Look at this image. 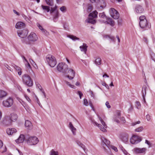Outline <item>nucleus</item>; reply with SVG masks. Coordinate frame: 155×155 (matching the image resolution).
I'll return each instance as SVG.
<instances>
[{
  "label": "nucleus",
  "instance_id": "nucleus-27",
  "mask_svg": "<svg viewBox=\"0 0 155 155\" xmlns=\"http://www.w3.org/2000/svg\"><path fill=\"white\" fill-rule=\"evenodd\" d=\"M93 18L91 17L88 18V20L87 21V22L89 23H91L92 24H94L96 23V21L95 19H93Z\"/></svg>",
  "mask_w": 155,
  "mask_h": 155
},
{
  "label": "nucleus",
  "instance_id": "nucleus-38",
  "mask_svg": "<svg viewBox=\"0 0 155 155\" xmlns=\"http://www.w3.org/2000/svg\"><path fill=\"white\" fill-rule=\"evenodd\" d=\"M150 54L151 59L155 61V54L152 52H150Z\"/></svg>",
  "mask_w": 155,
  "mask_h": 155
},
{
  "label": "nucleus",
  "instance_id": "nucleus-36",
  "mask_svg": "<svg viewBox=\"0 0 155 155\" xmlns=\"http://www.w3.org/2000/svg\"><path fill=\"white\" fill-rule=\"evenodd\" d=\"M143 128L142 126H140L135 130V132H140L143 130Z\"/></svg>",
  "mask_w": 155,
  "mask_h": 155
},
{
  "label": "nucleus",
  "instance_id": "nucleus-3",
  "mask_svg": "<svg viewBox=\"0 0 155 155\" xmlns=\"http://www.w3.org/2000/svg\"><path fill=\"white\" fill-rule=\"evenodd\" d=\"M46 59L49 65L51 67H54L56 64L57 61L54 56L50 54H48L46 56Z\"/></svg>",
  "mask_w": 155,
  "mask_h": 155
},
{
  "label": "nucleus",
  "instance_id": "nucleus-56",
  "mask_svg": "<svg viewBox=\"0 0 155 155\" xmlns=\"http://www.w3.org/2000/svg\"><path fill=\"white\" fill-rule=\"evenodd\" d=\"M42 30V32L44 33L45 35H48V32H47L45 29L43 28Z\"/></svg>",
  "mask_w": 155,
  "mask_h": 155
},
{
  "label": "nucleus",
  "instance_id": "nucleus-22",
  "mask_svg": "<svg viewBox=\"0 0 155 155\" xmlns=\"http://www.w3.org/2000/svg\"><path fill=\"white\" fill-rule=\"evenodd\" d=\"M98 12H97V10H94L89 13L88 16L89 17H91L92 18H97V17Z\"/></svg>",
  "mask_w": 155,
  "mask_h": 155
},
{
  "label": "nucleus",
  "instance_id": "nucleus-23",
  "mask_svg": "<svg viewBox=\"0 0 155 155\" xmlns=\"http://www.w3.org/2000/svg\"><path fill=\"white\" fill-rule=\"evenodd\" d=\"M88 46L85 43H83V45L81 46L80 47V48L81 51H84L85 54H86L87 50V48Z\"/></svg>",
  "mask_w": 155,
  "mask_h": 155
},
{
  "label": "nucleus",
  "instance_id": "nucleus-58",
  "mask_svg": "<svg viewBox=\"0 0 155 155\" xmlns=\"http://www.w3.org/2000/svg\"><path fill=\"white\" fill-rule=\"evenodd\" d=\"M25 98L26 99V100L29 102H31V100H30V98L28 97V96L27 95H25Z\"/></svg>",
  "mask_w": 155,
  "mask_h": 155
},
{
  "label": "nucleus",
  "instance_id": "nucleus-30",
  "mask_svg": "<svg viewBox=\"0 0 155 155\" xmlns=\"http://www.w3.org/2000/svg\"><path fill=\"white\" fill-rule=\"evenodd\" d=\"M47 4L50 6H53V0H45Z\"/></svg>",
  "mask_w": 155,
  "mask_h": 155
},
{
  "label": "nucleus",
  "instance_id": "nucleus-39",
  "mask_svg": "<svg viewBox=\"0 0 155 155\" xmlns=\"http://www.w3.org/2000/svg\"><path fill=\"white\" fill-rule=\"evenodd\" d=\"M117 20V23L118 25L119 26H121L123 24V20L121 18L118 19Z\"/></svg>",
  "mask_w": 155,
  "mask_h": 155
},
{
  "label": "nucleus",
  "instance_id": "nucleus-55",
  "mask_svg": "<svg viewBox=\"0 0 155 155\" xmlns=\"http://www.w3.org/2000/svg\"><path fill=\"white\" fill-rule=\"evenodd\" d=\"M11 129V135L14 133H15L17 132L16 130L14 128H12Z\"/></svg>",
  "mask_w": 155,
  "mask_h": 155
},
{
  "label": "nucleus",
  "instance_id": "nucleus-43",
  "mask_svg": "<svg viewBox=\"0 0 155 155\" xmlns=\"http://www.w3.org/2000/svg\"><path fill=\"white\" fill-rule=\"evenodd\" d=\"M135 9L136 10H139L141 9H143V8L141 5H137L136 6Z\"/></svg>",
  "mask_w": 155,
  "mask_h": 155
},
{
  "label": "nucleus",
  "instance_id": "nucleus-5",
  "mask_svg": "<svg viewBox=\"0 0 155 155\" xmlns=\"http://www.w3.org/2000/svg\"><path fill=\"white\" fill-rule=\"evenodd\" d=\"M57 68L59 71L65 73H67L69 69L68 65L64 63H59L57 66Z\"/></svg>",
  "mask_w": 155,
  "mask_h": 155
},
{
  "label": "nucleus",
  "instance_id": "nucleus-54",
  "mask_svg": "<svg viewBox=\"0 0 155 155\" xmlns=\"http://www.w3.org/2000/svg\"><path fill=\"white\" fill-rule=\"evenodd\" d=\"M27 63L25 64V65L26 67L28 69H31V67L30 65V64H29V63L28 62H26Z\"/></svg>",
  "mask_w": 155,
  "mask_h": 155
},
{
  "label": "nucleus",
  "instance_id": "nucleus-26",
  "mask_svg": "<svg viewBox=\"0 0 155 155\" xmlns=\"http://www.w3.org/2000/svg\"><path fill=\"white\" fill-rule=\"evenodd\" d=\"M147 88V87L146 86H145L144 87H143V88H142V91L143 97V98L144 101L145 103H146V101H145V96L146 95V89Z\"/></svg>",
  "mask_w": 155,
  "mask_h": 155
},
{
  "label": "nucleus",
  "instance_id": "nucleus-45",
  "mask_svg": "<svg viewBox=\"0 0 155 155\" xmlns=\"http://www.w3.org/2000/svg\"><path fill=\"white\" fill-rule=\"evenodd\" d=\"M77 94L79 95L80 98L81 99L82 96H83V94L82 92L80 91H78L77 92Z\"/></svg>",
  "mask_w": 155,
  "mask_h": 155
},
{
  "label": "nucleus",
  "instance_id": "nucleus-29",
  "mask_svg": "<svg viewBox=\"0 0 155 155\" xmlns=\"http://www.w3.org/2000/svg\"><path fill=\"white\" fill-rule=\"evenodd\" d=\"M77 143L79 146H80L84 150V152H86V148L85 145H84L83 143H81L79 141H77Z\"/></svg>",
  "mask_w": 155,
  "mask_h": 155
},
{
  "label": "nucleus",
  "instance_id": "nucleus-42",
  "mask_svg": "<svg viewBox=\"0 0 155 155\" xmlns=\"http://www.w3.org/2000/svg\"><path fill=\"white\" fill-rule=\"evenodd\" d=\"M13 67L17 71H21V68L18 66H17L16 65L14 64L13 65Z\"/></svg>",
  "mask_w": 155,
  "mask_h": 155
},
{
  "label": "nucleus",
  "instance_id": "nucleus-10",
  "mask_svg": "<svg viewBox=\"0 0 155 155\" xmlns=\"http://www.w3.org/2000/svg\"><path fill=\"white\" fill-rule=\"evenodd\" d=\"M28 31V30L27 29H23L22 30H18L17 33L19 37L24 38L27 36Z\"/></svg>",
  "mask_w": 155,
  "mask_h": 155
},
{
  "label": "nucleus",
  "instance_id": "nucleus-63",
  "mask_svg": "<svg viewBox=\"0 0 155 155\" xmlns=\"http://www.w3.org/2000/svg\"><path fill=\"white\" fill-rule=\"evenodd\" d=\"M146 118L148 121H149L150 120V116L149 114H147L146 116Z\"/></svg>",
  "mask_w": 155,
  "mask_h": 155
},
{
  "label": "nucleus",
  "instance_id": "nucleus-64",
  "mask_svg": "<svg viewBox=\"0 0 155 155\" xmlns=\"http://www.w3.org/2000/svg\"><path fill=\"white\" fill-rule=\"evenodd\" d=\"M101 122L103 126L105 127H107V126L106 125V124L105 122L103 120L101 121Z\"/></svg>",
  "mask_w": 155,
  "mask_h": 155
},
{
  "label": "nucleus",
  "instance_id": "nucleus-61",
  "mask_svg": "<svg viewBox=\"0 0 155 155\" xmlns=\"http://www.w3.org/2000/svg\"><path fill=\"white\" fill-rule=\"evenodd\" d=\"M102 84L103 85L105 86L107 89H109V87L107 84L105 82H104L102 83Z\"/></svg>",
  "mask_w": 155,
  "mask_h": 155
},
{
  "label": "nucleus",
  "instance_id": "nucleus-28",
  "mask_svg": "<svg viewBox=\"0 0 155 155\" xmlns=\"http://www.w3.org/2000/svg\"><path fill=\"white\" fill-rule=\"evenodd\" d=\"M94 63L97 65H100L101 64V60L100 58H97L94 61Z\"/></svg>",
  "mask_w": 155,
  "mask_h": 155
},
{
  "label": "nucleus",
  "instance_id": "nucleus-35",
  "mask_svg": "<svg viewBox=\"0 0 155 155\" xmlns=\"http://www.w3.org/2000/svg\"><path fill=\"white\" fill-rule=\"evenodd\" d=\"M84 7H86L87 10H92L93 8L92 5L91 4H85Z\"/></svg>",
  "mask_w": 155,
  "mask_h": 155
},
{
  "label": "nucleus",
  "instance_id": "nucleus-32",
  "mask_svg": "<svg viewBox=\"0 0 155 155\" xmlns=\"http://www.w3.org/2000/svg\"><path fill=\"white\" fill-rule=\"evenodd\" d=\"M61 23L63 25V27L64 29L66 30H68V25L67 24L66 22L64 21H62Z\"/></svg>",
  "mask_w": 155,
  "mask_h": 155
},
{
  "label": "nucleus",
  "instance_id": "nucleus-24",
  "mask_svg": "<svg viewBox=\"0 0 155 155\" xmlns=\"http://www.w3.org/2000/svg\"><path fill=\"white\" fill-rule=\"evenodd\" d=\"M69 127L71 130L72 132L74 135H76V129L73 126L72 123L70 122L69 124Z\"/></svg>",
  "mask_w": 155,
  "mask_h": 155
},
{
  "label": "nucleus",
  "instance_id": "nucleus-14",
  "mask_svg": "<svg viewBox=\"0 0 155 155\" xmlns=\"http://www.w3.org/2000/svg\"><path fill=\"white\" fill-rule=\"evenodd\" d=\"M111 16L114 19H117L120 17V14L117 10H110Z\"/></svg>",
  "mask_w": 155,
  "mask_h": 155
},
{
  "label": "nucleus",
  "instance_id": "nucleus-59",
  "mask_svg": "<svg viewBox=\"0 0 155 155\" xmlns=\"http://www.w3.org/2000/svg\"><path fill=\"white\" fill-rule=\"evenodd\" d=\"M105 104L107 108H109L111 107V106L109 104V103L108 101H107L106 102Z\"/></svg>",
  "mask_w": 155,
  "mask_h": 155
},
{
  "label": "nucleus",
  "instance_id": "nucleus-52",
  "mask_svg": "<svg viewBox=\"0 0 155 155\" xmlns=\"http://www.w3.org/2000/svg\"><path fill=\"white\" fill-rule=\"evenodd\" d=\"M145 143L147 144L149 146V147L152 146V144L150 143L149 141L147 140H145Z\"/></svg>",
  "mask_w": 155,
  "mask_h": 155
},
{
  "label": "nucleus",
  "instance_id": "nucleus-2",
  "mask_svg": "<svg viewBox=\"0 0 155 155\" xmlns=\"http://www.w3.org/2000/svg\"><path fill=\"white\" fill-rule=\"evenodd\" d=\"M90 2L97 5L98 8L104 9L106 6V3L103 0H89Z\"/></svg>",
  "mask_w": 155,
  "mask_h": 155
},
{
  "label": "nucleus",
  "instance_id": "nucleus-31",
  "mask_svg": "<svg viewBox=\"0 0 155 155\" xmlns=\"http://www.w3.org/2000/svg\"><path fill=\"white\" fill-rule=\"evenodd\" d=\"M68 37L74 41H75L76 40H80V38H78L74 35H70L68 36Z\"/></svg>",
  "mask_w": 155,
  "mask_h": 155
},
{
  "label": "nucleus",
  "instance_id": "nucleus-34",
  "mask_svg": "<svg viewBox=\"0 0 155 155\" xmlns=\"http://www.w3.org/2000/svg\"><path fill=\"white\" fill-rule=\"evenodd\" d=\"M30 61L31 64L36 69H37L38 68V67L37 65L35 63V62L33 61L32 59H30Z\"/></svg>",
  "mask_w": 155,
  "mask_h": 155
},
{
  "label": "nucleus",
  "instance_id": "nucleus-41",
  "mask_svg": "<svg viewBox=\"0 0 155 155\" xmlns=\"http://www.w3.org/2000/svg\"><path fill=\"white\" fill-rule=\"evenodd\" d=\"M41 7L43 10H50L49 6L42 5Z\"/></svg>",
  "mask_w": 155,
  "mask_h": 155
},
{
  "label": "nucleus",
  "instance_id": "nucleus-62",
  "mask_svg": "<svg viewBox=\"0 0 155 155\" xmlns=\"http://www.w3.org/2000/svg\"><path fill=\"white\" fill-rule=\"evenodd\" d=\"M110 147H111L112 149L113 150H114L115 151H116V152L118 150H117V148L116 147H115V146H111Z\"/></svg>",
  "mask_w": 155,
  "mask_h": 155
},
{
  "label": "nucleus",
  "instance_id": "nucleus-12",
  "mask_svg": "<svg viewBox=\"0 0 155 155\" xmlns=\"http://www.w3.org/2000/svg\"><path fill=\"white\" fill-rule=\"evenodd\" d=\"M3 105L6 107H9L12 106L13 104L12 99L10 97L6 100H4L2 102Z\"/></svg>",
  "mask_w": 155,
  "mask_h": 155
},
{
  "label": "nucleus",
  "instance_id": "nucleus-60",
  "mask_svg": "<svg viewBox=\"0 0 155 155\" xmlns=\"http://www.w3.org/2000/svg\"><path fill=\"white\" fill-rule=\"evenodd\" d=\"M113 120L114 121L116 122L118 124L120 123V121L118 120L117 119L116 117H114Z\"/></svg>",
  "mask_w": 155,
  "mask_h": 155
},
{
  "label": "nucleus",
  "instance_id": "nucleus-4",
  "mask_svg": "<svg viewBox=\"0 0 155 155\" xmlns=\"http://www.w3.org/2000/svg\"><path fill=\"white\" fill-rule=\"evenodd\" d=\"M140 28L143 30H147L151 27V24L147 20L141 21L139 23Z\"/></svg>",
  "mask_w": 155,
  "mask_h": 155
},
{
  "label": "nucleus",
  "instance_id": "nucleus-48",
  "mask_svg": "<svg viewBox=\"0 0 155 155\" xmlns=\"http://www.w3.org/2000/svg\"><path fill=\"white\" fill-rule=\"evenodd\" d=\"M89 104L90 106V107H91L92 110L94 111H95V109L94 108V107L93 105V104H92L91 102L90 101H89Z\"/></svg>",
  "mask_w": 155,
  "mask_h": 155
},
{
  "label": "nucleus",
  "instance_id": "nucleus-18",
  "mask_svg": "<svg viewBox=\"0 0 155 155\" xmlns=\"http://www.w3.org/2000/svg\"><path fill=\"white\" fill-rule=\"evenodd\" d=\"M128 134L127 133H124L120 135V139L123 142L126 143L128 142Z\"/></svg>",
  "mask_w": 155,
  "mask_h": 155
},
{
  "label": "nucleus",
  "instance_id": "nucleus-1",
  "mask_svg": "<svg viewBox=\"0 0 155 155\" xmlns=\"http://www.w3.org/2000/svg\"><path fill=\"white\" fill-rule=\"evenodd\" d=\"M22 82L24 84L28 87H31L33 85L32 79L28 74H24L22 77Z\"/></svg>",
  "mask_w": 155,
  "mask_h": 155
},
{
  "label": "nucleus",
  "instance_id": "nucleus-49",
  "mask_svg": "<svg viewBox=\"0 0 155 155\" xmlns=\"http://www.w3.org/2000/svg\"><path fill=\"white\" fill-rule=\"evenodd\" d=\"M107 37L109 38L111 40L113 41H115V38L114 36H110L108 35H107Z\"/></svg>",
  "mask_w": 155,
  "mask_h": 155
},
{
  "label": "nucleus",
  "instance_id": "nucleus-37",
  "mask_svg": "<svg viewBox=\"0 0 155 155\" xmlns=\"http://www.w3.org/2000/svg\"><path fill=\"white\" fill-rule=\"evenodd\" d=\"M50 155H58V152L53 149L51 151Z\"/></svg>",
  "mask_w": 155,
  "mask_h": 155
},
{
  "label": "nucleus",
  "instance_id": "nucleus-17",
  "mask_svg": "<svg viewBox=\"0 0 155 155\" xmlns=\"http://www.w3.org/2000/svg\"><path fill=\"white\" fill-rule=\"evenodd\" d=\"M28 38L30 41H37L38 37L35 33L32 32L28 36Z\"/></svg>",
  "mask_w": 155,
  "mask_h": 155
},
{
  "label": "nucleus",
  "instance_id": "nucleus-19",
  "mask_svg": "<svg viewBox=\"0 0 155 155\" xmlns=\"http://www.w3.org/2000/svg\"><path fill=\"white\" fill-rule=\"evenodd\" d=\"M106 20L107 21H105L104 22L105 23L109 24L112 27L115 25V22L111 18L108 17L106 19Z\"/></svg>",
  "mask_w": 155,
  "mask_h": 155
},
{
  "label": "nucleus",
  "instance_id": "nucleus-13",
  "mask_svg": "<svg viewBox=\"0 0 155 155\" xmlns=\"http://www.w3.org/2000/svg\"><path fill=\"white\" fill-rule=\"evenodd\" d=\"M67 74H69L66 76V77L70 80H72L73 79L75 75V72L74 70L71 69H69Z\"/></svg>",
  "mask_w": 155,
  "mask_h": 155
},
{
  "label": "nucleus",
  "instance_id": "nucleus-57",
  "mask_svg": "<svg viewBox=\"0 0 155 155\" xmlns=\"http://www.w3.org/2000/svg\"><path fill=\"white\" fill-rule=\"evenodd\" d=\"M37 25L39 29H40L41 31H42V30L43 28H42V26L40 25V24L38 23H37Z\"/></svg>",
  "mask_w": 155,
  "mask_h": 155
},
{
  "label": "nucleus",
  "instance_id": "nucleus-44",
  "mask_svg": "<svg viewBox=\"0 0 155 155\" xmlns=\"http://www.w3.org/2000/svg\"><path fill=\"white\" fill-rule=\"evenodd\" d=\"M136 107L137 108L139 109L140 107V102L138 101H136Z\"/></svg>",
  "mask_w": 155,
  "mask_h": 155
},
{
  "label": "nucleus",
  "instance_id": "nucleus-11",
  "mask_svg": "<svg viewBox=\"0 0 155 155\" xmlns=\"http://www.w3.org/2000/svg\"><path fill=\"white\" fill-rule=\"evenodd\" d=\"M102 145L104 149L107 150V149L106 148V147H107L108 148L110 149V147L111 146L110 145V141L104 137L102 138Z\"/></svg>",
  "mask_w": 155,
  "mask_h": 155
},
{
  "label": "nucleus",
  "instance_id": "nucleus-20",
  "mask_svg": "<svg viewBox=\"0 0 155 155\" xmlns=\"http://www.w3.org/2000/svg\"><path fill=\"white\" fill-rule=\"evenodd\" d=\"M25 126L27 128L28 130H31L32 128V125L31 122L28 120H26L25 123Z\"/></svg>",
  "mask_w": 155,
  "mask_h": 155
},
{
  "label": "nucleus",
  "instance_id": "nucleus-6",
  "mask_svg": "<svg viewBox=\"0 0 155 155\" xmlns=\"http://www.w3.org/2000/svg\"><path fill=\"white\" fill-rule=\"evenodd\" d=\"M9 117L10 119L8 121L5 120L3 121L4 123L8 125H11L12 121H15L18 118V116L15 113H12L10 114Z\"/></svg>",
  "mask_w": 155,
  "mask_h": 155
},
{
  "label": "nucleus",
  "instance_id": "nucleus-33",
  "mask_svg": "<svg viewBox=\"0 0 155 155\" xmlns=\"http://www.w3.org/2000/svg\"><path fill=\"white\" fill-rule=\"evenodd\" d=\"M99 16L101 18L106 19L108 17L105 15L104 12H103L102 13H100L99 14Z\"/></svg>",
  "mask_w": 155,
  "mask_h": 155
},
{
  "label": "nucleus",
  "instance_id": "nucleus-21",
  "mask_svg": "<svg viewBox=\"0 0 155 155\" xmlns=\"http://www.w3.org/2000/svg\"><path fill=\"white\" fill-rule=\"evenodd\" d=\"M25 26V24L21 21L18 22L16 24L15 28H23Z\"/></svg>",
  "mask_w": 155,
  "mask_h": 155
},
{
  "label": "nucleus",
  "instance_id": "nucleus-7",
  "mask_svg": "<svg viewBox=\"0 0 155 155\" xmlns=\"http://www.w3.org/2000/svg\"><path fill=\"white\" fill-rule=\"evenodd\" d=\"M27 143L29 145H34L37 144L39 142L38 138L35 136L30 137L27 136L26 140Z\"/></svg>",
  "mask_w": 155,
  "mask_h": 155
},
{
  "label": "nucleus",
  "instance_id": "nucleus-8",
  "mask_svg": "<svg viewBox=\"0 0 155 155\" xmlns=\"http://www.w3.org/2000/svg\"><path fill=\"white\" fill-rule=\"evenodd\" d=\"M142 140V137L134 135L130 139V142L132 144H136L140 142Z\"/></svg>",
  "mask_w": 155,
  "mask_h": 155
},
{
  "label": "nucleus",
  "instance_id": "nucleus-15",
  "mask_svg": "<svg viewBox=\"0 0 155 155\" xmlns=\"http://www.w3.org/2000/svg\"><path fill=\"white\" fill-rule=\"evenodd\" d=\"M27 136L28 135H25L24 134H21L20 135L18 139L15 140V142L17 143H19L23 142L24 140L26 141V140L27 138Z\"/></svg>",
  "mask_w": 155,
  "mask_h": 155
},
{
  "label": "nucleus",
  "instance_id": "nucleus-47",
  "mask_svg": "<svg viewBox=\"0 0 155 155\" xmlns=\"http://www.w3.org/2000/svg\"><path fill=\"white\" fill-rule=\"evenodd\" d=\"M139 18L140 21H142V20H147L145 16L144 15H142L140 16Z\"/></svg>",
  "mask_w": 155,
  "mask_h": 155
},
{
  "label": "nucleus",
  "instance_id": "nucleus-51",
  "mask_svg": "<svg viewBox=\"0 0 155 155\" xmlns=\"http://www.w3.org/2000/svg\"><path fill=\"white\" fill-rule=\"evenodd\" d=\"M84 104L86 106H87L88 105V102L86 98H84Z\"/></svg>",
  "mask_w": 155,
  "mask_h": 155
},
{
  "label": "nucleus",
  "instance_id": "nucleus-40",
  "mask_svg": "<svg viewBox=\"0 0 155 155\" xmlns=\"http://www.w3.org/2000/svg\"><path fill=\"white\" fill-rule=\"evenodd\" d=\"M100 129L103 132H106L107 130L105 129V127L102 126L101 124L100 126V127H99Z\"/></svg>",
  "mask_w": 155,
  "mask_h": 155
},
{
  "label": "nucleus",
  "instance_id": "nucleus-9",
  "mask_svg": "<svg viewBox=\"0 0 155 155\" xmlns=\"http://www.w3.org/2000/svg\"><path fill=\"white\" fill-rule=\"evenodd\" d=\"M47 12H50L51 15L53 16V20L55 22H56L59 17L58 10H45Z\"/></svg>",
  "mask_w": 155,
  "mask_h": 155
},
{
  "label": "nucleus",
  "instance_id": "nucleus-50",
  "mask_svg": "<svg viewBox=\"0 0 155 155\" xmlns=\"http://www.w3.org/2000/svg\"><path fill=\"white\" fill-rule=\"evenodd\" d=\"M11 129L10 128H8L6 130V132L8 135H11Z\"/></svg>",
  "mask_w": 155,
  "mask_h": 155
},
{
  "label": "nucleus",
  "instance_id": "nucleus-46",
  "mask_svg": "<svg viewBox=\"0 0 155 155\" xmlns=\"http://www.w3.org/2000/svg\"><path fill=\"white\" fill-rule=\"evenodd\" d=\"M116 113L118 117V118H120L121 116V111L117 110L116 112Z\"/></svg>",
  "mask_w": 155,
  "mask_h": 155
},
{
  "label": "nucleus",
  "instance_id": "nucleus-53",
  "mask_svg": "<svg viewBox=\"0 0 155 155\" xmlns=\"http://www.w3.org/2000/svg\"><path fill=\"white\" fill-rule=\"evenodd\" d=\"M140 123V121H138L137 122H133L131 123V125L132 126H134L137 124H139Z\"/></svg>",
  "mask_w": 155,
  "mask_h": 155
},
{
  "label": "nucleus",
  "instance_id": "nucleus-16",
  "mask_svg": "<svg viewBox=\"0 0 155 155\" xmlns=\"http://www.w3.org/2000/svg\"><path fill=\"white\" fill-rule=\"evenodd\" d=\"M147 149L146 148H140L136 147L134 149V152L136 154L145 153Z\"/></svg>",
  "mask_w": 155,
  "mask_h": 155
},
{
  "label": "nucleus",
  "instance_id": "nucleus-25",
  "mask_svg": "<svg viewBox=\"0 0 155 155\" xmlns=\"http://www.w3.org/2000/svg\"><path fill=\"white\" fill-rule=\"evenodd\" d=\"M7 94V93L5 91L0 90V100H2Z\"/></svg>",
  "mask_w": 155,
  "mask_h": 155
}]
</instances>
